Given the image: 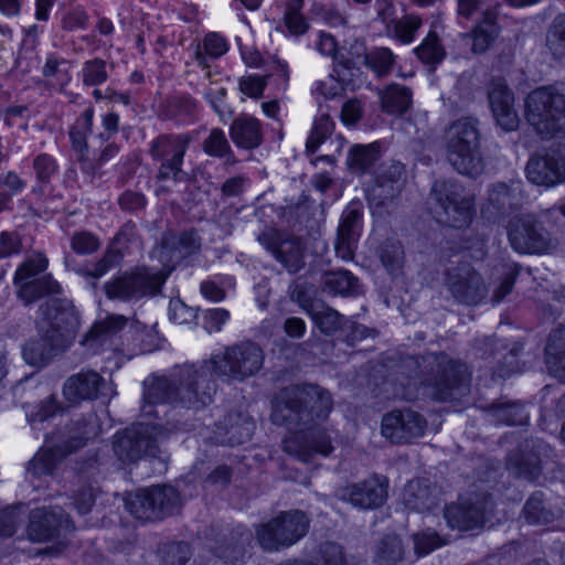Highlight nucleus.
I'll use <instances>...</instances> for the list:
<instances>
[{
	"label": "nucleus",
	"instance_id": "15",
	"mask_svg": "<svg viewBox=\"0 0 565 565\" xmlns=\"http://www.w3.org/2000/svg\"><path fill=\"white\" fill-rule=\"evenodd\" d=\"M445 286L457 302L465 305H478L488 294L482 276L467 262L447 268Z\"/></svg>",
	"mask_w": 565,
	"mask_h": 565
},
{
	"label": "nucleus",
	"instance_id": "19",
	"mask_svg": "<svg viewBox=\"0 0 565 565\" xmlns=\"http://www.w3.org/2000/svg\"><path fill=\"white\" fill-rule=\"evenodd\" d=\"M426 426L427 422L422 414L409 408L394 409L383 416L381 433L392 443L404 444L422 437Z\"/></svg>",
	"mask_w": 565,
	"mask_h": 565
},
{
	"label": "nucleus",
	"instance_id": "50",
	"mask_svg": "<svg viewBox=\"0 0 565 565\" xmlns=\"http://www.w3.org/2000/svg\"><path fill=\"white\" fill-rule=\"evenodd\" d=\"M334 122L329 115H321L316 118L310 136L307 139L306 148L308 153H315L319 146L333 132Z\"/></svg>",
	"mask_w": 565,
	"mask_h": 565
},
{
	"label": "nucleus",
	"instance_id": "51",
	"mask_svg": "<svg viewBox=\"0 0 565 565\" xmlns=\"http://www.w3.org/2000/svg\"><path fill=\"white\" fill-rule=\"evenodd\" d=\"M423 20L419 15L406 14L394 21L393 32L397 41L408 44L414 41L417 31L422 28Z\"/></svg>",
	"mask_w": 565,
	"mask_h": 565
},
{
	"label": "nucleus",
	"instance_id": "40",
	"mask_svg": "<svg viewBox=\"0 0 565 565\" xmlns=\"http://www.w3.org/2000/svg\"><path fill=\"white\" fill-rule=\"evenodd\" d=\"M404 546L396 534L384 535L374 547L375 565H397L403 561Z\"/></svg>",
	"mask_w": 565,
	"mask_h": 565
},
{
	"label": "nucleus",
	"instance_id": "17",
	"mask_svg": "<svg viewBox=\"0 0 565 565\" xmlns=\"http://www.w3.org/2000/svg\"><path fill=\"white\" fill-rule=\"evenodd\" d=\"M192 138L188 134H162L150 142L149 152L154 160L160 161L158 177H177L179 173L189 175L181 169L183 157Z\"/></svg>",
	"mask_w": 565,
	"mask_h": 565
},
{
	"label": "nucleus",
	"instance_id": "49",
	"mask_svg": "<svg viewBox=\"0 0 565 565\" xmlns=\"http://www.w3.org/2000/svg\"><path fill=\"white\" fill-rule=\"evenodd\" d=\"M546 45L555 58H565V14H557L552 21L546 34Z\"/></svg>",
	"mask_w": 565,
	"mask_h": 565
},
{
	"label": "nucleus",
	"instance_id": "43",
	"mask_svg": "<svg viewBox=\"0 0 565 565\" xmlns=\"http://www.w3.org/2000/svg\"><path fill=\"white\" fill-rule=\"evenodd\" d=\"M309 315L319 330L327 335H331L337 331L342 332L344 322L347 321V318L337 310L323 305L319 307L311 306Z\"/></svg>",
	"mask_w": 565,
	"mask_h": 565
},
{
	"label": "nucleus",
	"instance_id": "52",
	"mask_svg": "<svg viewBox=\"0 0 565 565\" xmlns=\"http://www.w3.org/2000/svg\"><path fill=\"white\" fill-rule=\"evenodd\" d=\"M82 78L86 86H98L108 78L107 63L105 60L95 57L84 62L82 67Z\"/></svg>",
	"mask_w": 565,
	"mask_h": 565
},
{
	"label": "nucleus",
	"instance_id": "42",
	"mask_svg": "<svg viewBox=\"0 0 565 565\" xmlns=\"http://www.w3.org/2000/svg\"><path fill=\"white\" fill-rule=\"evenodd\" d=\"M64 349L53 348L46 339L40 335V339L26 341L22 348L24 361L33 366L46 364L57 352Z\"/></svg>",
	"mask_w": 565,
	"mask_h": 565
},
{
	"label": "nucleus",
	"instance_id": "34",
	"mask_svg": "<svg viewBox=\"0 0 565 565\" xmlns=\"http://www.w3.org/2000/svg\"><path fill=\"white\" fill-rule=\"evenodd\" d=\"M500 26L497 23V14L492 9H486L481 19L472 29L469 36L472 39L471 51L475 54L487 52L498 38Z\"/></svg>",
	"mask_w": 565,
	"mask_h": 565
},
{
	"label": "nucleus",
	"instance_id": "61",
	"mask_svg": "<svg viewBox=\"0 0 565 565\" xmlns=\"http://www.w3.org/2000/svg\"><path fill=\"white\" fill-rule=\"evenodd\" d=\"M169 316L172 321L179 324L189 323L198 318V311L188 307L180 299H171L169 303Z\"/></svg>",
	"mask_w": 565,
	"mask_h": 565
},
{
	"label": "nucleus",
	"instance_id": "2",
	"mask_svg": "<svg viewBox=\"0 0 565 565\" xmlns=\"http://www.w3.org/2000/svg\"><path fill=\"white\" fill-rule=\"evenodd\" d=\"M332 409L331 394L319 385L296 384L281 388L271 402V422L292 433L284 439V450L303 462L315 455L323 457L333 451L331 437L317 425Z\"/></svg>",
	"mask_w": 565,
	"mask_h": 565
},
{
	"label": "nucleus",
	"instance_id": "46",
	"mask_svg": "<svg viewBox=\"0 0 565 565\" xmlns=\"http://www.w3.org/2000/svg\"><path fill=\"white\" fill-rule=\"evenodd\" d=\"M490 413L498 423L509 426H523L529 422L525 407L516 402L492 405Z\"/></svg>",
	"mask_w": 565,
	"mask_h": 565
},
{
	"label": "nucleus",
	"instance_id": "48",
	"mask_svg": "<svg viewBox=\"0 0 565 565\" xmlns=\"http://www.w3.org/2000/svg\"><path fill=\"white\" fill-rule=\"evenodd\" d=\"M396 63V56L388 47H373L364 55V64L373 71L377 77L387 76Z\"/></svg>",
	"mask_w": 565,
	"mask_h": 565
},
{
	"label": "nucleus",
	"instance_id": "10",
	"mask_svg": "<svg viewBox=\"0 0 565 565\" xmlns=\"http://www.w3.org/2000/svg\"><path fill=\"white\" fill-rule=\"evenodd\" d=\"M47 265V258L42 254H36L28 257L18 266L13 285L18 299L24 306H31L46 296L62 294L60 282L52 275H42Z\"/></svg>",
	"mask_w": 565,
	"mask_h": 565
},
{
	"label": "nucleus",
	"instance_id": "63",
	"mask_svg": "<svg viewBox=\"0 0 565 565\" xmlns=\"http://www.w3.org/2000/svg\"><path fill=\"white\" fill-rule=\"evenodd\" d=\"M341 333H344L343 340L349 345L353 347L356 341H361L371 334H375V330L347 319Z\"/></svg>",
	"mask_w": 565,
	"mask_h": 565
},
{
	"label": "nucleus",
	"instance_id": "45",
	"mask_svg": "<svg viewBox=\"0 0 565 565\" xmlns=\"http://www.w3.org/2000/svg\"><path fill=\"white\" fill-rule=\"evenodd\" d=\"M377 255L382 265L391 275L398 273L405 263L404 246L397 239L388 238L384 241L377 249Z\"/></svg>",
	"mask_w": 565,
	"mask_h": 565
},
{
	"label": "nucleus",
	"instance_id": "4",
	"mask_svg": "<svg viewBox=\"0 0 565 565\" xmlns=\"http://www.w3.org/2000/svg\"><path fill=\"white\" fill-rule=\"evenodd\" d=\"M401 369L407 379L403 386L419 385L423 395L436 402L457 399L469 391L467 365L445 352L407 355L402 360Z\"/></svg>",
	"mask_w": 565,
	"mask_h": 565
},
{
	"label": "nucleus",
	"instance_id": "64",
	"mask_svg": "<svg viewBox=\"0 0 565 565\" xmlns=\"http://www.w3.org/2000/svg\"><path fill=\"white\" fill-rule=\"evenodd\" d=\"M232 477V467L227 465H218L207 475L204 482L207 486L215 487L217 489H224L231 483Z\"/></svg>",
	"mask_w": 565,
	"mask_h": 565
},
{
	"label": "nucleus",
	"instance_id": "62",
	"mask_svg": "<svg viewBox=\"0 0 565 565\" xmlns=\"http://www.w3.org/2000/svg\"><path fill=\"white\" fill-rule=\"evenodd\" d=\"M60 411L56 399L52 396L42 401L30 413L29 418L32 424L43 423L53 417Z\"/></svg>",
	"mask_w": 565,
	"mask_h": 565
},
{
	"label": "nucleus",
	"instance_id": "56",
	"mask_svg": "<svg viewBox=\"0 0 565 565\" xmlns=\"http://www.w3.org/2000/svg\"><path fill=\"white\" fill-rule=\"evenodd\" d=\"M65 265L68 269L74 270L77 275L87 279L88 285L95 289L97 280L109 271L108 267L104 265L100 259L94 264H85L79 267H72V260L66 257Z\"/></svg>",
	"mask_w": 565,
	"mask_h": 565
},
{
	"label": "nucleus",
	"instance_id": "27",
	"mask_svg": "<svg viewBox=\"0 0 565 565\" xmlns=\"http://www.w3.org/2000/svg\"><path fill=\"white\" fill-rule=\"evenodd\" d=\"M382 158L381 143L375 141L369 145H353L347 154V169L352 174H371L379 172Z\"/></svg>",
	"mask_w": 565,
	"mask_h": 565
},
{
	"label": "nucleus",
	"instance_id": "58",
	"mask_svg": "<svg viewBox=\"0 0 565 565\" xmlns=\"http://www.w3.org/2000/svg\"><path fill=\"white\" fill-rule=\"evenodd\" d=\"M228 319L230 312L224 308H212L201 311V324L209 333L221 331Z\"/></svg>",
	"mask_w": 565,
	"mask_h": 565
},
{
	"label": "nucleus",
	"instance_id": "12",
	"mask_svg": "<svg viewBox=\"0 0 565 565\" xmlns=\"http://www.w3.org/2000/svg\"><path fill=\"white\" fill-rule=\"evenodd\" d=\"M126 508L131 515L142 521L163 520L179 508L181 498L171 486H154L129 494Z\"/></svg>",
	"mask_w": 565,
	"mask_h": 565
},
{
	"label": "nucleus",
	"instance_id": "32",
	"mask_svg": "<svg viewBox=\"0 0 565 565\" xmlns=\"http://www.w3.org/2000/svg\"><path fill=\"white\" fill-rule=\"evenodd\" d=\"M127 318L121 315H110L104 321L95 323L82 340V345L97 353L110 335L120 331L127 324Z\"/></svg>",
	"mask_w": 565,
	"mask_h": 565
},
{
	"label": "nucleus",
	"instance_id": "33",
	"mask_svg": "<svg viewBox=\"0 0 565 565\" xmlns=\"http://www.w3.org/2000/svg\"><path fill=\"white\" fill-rule=\"evenodd\" d=\"M512 198L505 183L499 182L489 193L488 202L482 206L483 218L492 223H500L512 213Z\"/></svg>",
	"mask_w": 565,
	"mask_h": 565
},
{
	"label": "nucleus",
	"instance_id": "36",
	"mask_svg": "<svg viewBox=\"0 0 565 565\" xmlns=\"http://www.w3.org/2000/svg\"><path fill=\"white\" fill-rule=\"evenodd\" d=\"M322 290L332 296L351 297L359 294V280L349 270L327 271L321 278Z\"/></svg>",
	"mask_w": 565,
	"mask_h": 565
},
{
	"label": "nucleus",
	"instance_id": "30",
	"mask_svg": "<svg viewBox=\"0 0 565 565\" xmlns=\"http://www.w3.org/2000/svg\"><path fill=\"white\" fill-rule=\"evenodd\" d=\"M545 364L552 376L565 383V327L550 333L545 347Z\"/></svg>",
	"mask_w": 565,
	"mask_h": 565
},
{
	"label": "nucleus",
	"instance_id": "1",
	"mask_svg": "<svg viewBox=\"0 0 565 565\" xmlns=\"http://www.w3.org/2000/svg\"><path fill=\"white\" fill-rule=\"evenodd\" d=\"M265 353L259 344L247 340L226 347L200 363H184L172 369L168 376L145 381L141 414L159 417L157 406L177 405L199 411L213 402L216 383L213 375L226 383L243 382L263 367Z\"/></svg>",
	"mask_w": 565,
	"mask_h": 565
},
{
	"label": "nucleus",
	"instance_id": "3",
	"mask_svg": "<svg viewBox=\"0 0 565 565\" xmlns=\"http://www.w3.org/2000/svg\"><path fill=\"white\" fill-rule=\"evenodd\" d=\"M200 248L201 237L193 228L164 236L160 248L161 260H167L163 269L138 267L126 271L106 281L104 292L108 299L125 302L154 297L161 292L174 266Z\"/></svg>",
	"mask_w": 565,
	"mask_h": 565
},
{
	"label": "nucleus",
	"instance_id": "24",
	"mask_svg": "<svg viewBox=\"0 0 565 565\" xmlns=\"http://www.w3.org/2000/svg\"><path fill=\"white\" fill-rule=\"evenodd\" d=\"M26 527L32 542H45L60 535L62 529L70 526V520L61 508H38L31 511Z\"/></svg>",
	"mask_w": 565,
	"mask_h": 565
},
{
	"label": "nucleus",
	"instance_id": "37",
	"mask_svg": "<svg viewBox=\"0 0 565 565\" xmlns=\"http://www.w3.org/2000/svg\"><path fill=\"white\" fill-rule=\"evenodd\" d=\"M404 503L414 511H429L437 505V499L426 480L409 481L404 490Z\"/></svg>",
	"mask_w": 565,
	"mask_h": 565
},
{
	"label": "nucleus",
	"instance_id": "14",
	"mask_svg": "<svg viewBox=\"0 0 565 565\" xmlns=\"http://www.w3.org/2000/svg\"><path fill=\"white\" fill-rule=\"evenodd\" d=\"M156 430L157 425L139 423L117 433L113 443L115 455L122 462L156 458L159 454Z\"/></svg>",
	"mask_w": 565,
	"mask_h": 565
},
{
	"label": "nucleus",
	"instance_id": "44",
	"mask_svg": "<svg viewBox=\"0 0 565 565\" xmlns=\"http://www.w3.org/2000/svg\"><path fill=\"white\" fill-rule=\"evenodd\" d=\"M93 108H87L79 118L76 119L75 125L70 130V139L72 148L77 153L78 160H85L88 151L86 136L92 130L93 126Z\"/></svg>",
	"mask_w": 565,
	"mask_h": 565
},
{
	"label": "nucleus",
	"instance_id": "28",
	"mask_svg": "<svg viewBox=\"0 0 565 565\" xmlns=\"http://www.w3.org/2000/svg\"><path fill=\"white\" fill-rule=\"evenodd\" d=\"M525 171L527 177H565V148L532 156Z\"/></svg>",
	"mask_w": 565,
	"mask_h": 565
},
{
	"label": "nucleus",
	"instance_id": "8",
	"mask_svg": "<svg viewBox=\"0 0 565 565\" xmlns=\"http://www.w3.org/2000/svg\"><path fill=\"white\" fill-rule=\"evenodd\" d=\"M38 313L39 334L53 348L66 349L79 327V315L73 302L66 298H54L42 303Z\"/></svg>",
	"mask_w": 565,
	"mask_h": 565
},
{
	"label": "nucleus",
	"instance_id": "21",
	"mask_svg": "<svg viewBox=\"0 0 565 565\" xmlns=\"http://www.w3.org/2000/svg\"><path fill=\"white\" fill-rule=\"evenodd\" d=\"M252 542V531L238 525L216 540L215 546L212 547L213 556L205 564L194 563L193 565H220L221 562L236 565L243 561Z\"/></svg>",
	"mask_w": 565,
	"mask_h": 565
},
{
	"label": "nucleus",
	"instance_id": "29",
	"mask_svg": "<svg viewBox=\"0 0 565 565\" xmlns=\"http://www.w3.org/2000/svg\"><path fill=\"white\" fill-rule=\"evenodd\" d=\"M45 449H41L28 463L26 473L35 478L50 476L53 473L56 465L67 455H62L64 448L56 439L55 435L46 436Z\"/></svg>",
	"mask_w": 565,
	"mask_h": 565
},
{
	"label": "nucleus",
	"instance_id": "31",
	"mask_svg": "<svg viewBox=\"0 0 565 565\" xmlns=\"http://www.w3.org/2000/svg\"><path fill=\"white\" fill-rule=\"evenodd\" d=\"M230 136L237 147L257 148L263 141L260 122L254 117L242 115L232 122Z\"/></svg>",
	"mask_w": 565,
	"mask_h": 565
},
{
	"label": "nucleus",
	"instance_id": "25",
	"mask_svg": "<svg viewBox=\"0 0 565 565\" xmlns=\"http://www.w3.org/2000/svg\"><path fill=\"white\" fill-rule=\"evenodd\" d=\"M100 430L99 417L95 412H88L72 419L66 434L55 436V439L64 447L62 455H70L84 447L88 440L96 438Z\"/></svg>",
	"mask_w": 565,
	"mask_h": 565
},
{
	"label": "nucleus",
	"instance_id": "26",
	"mask_svg": "<svg viewBox=\"0 0 565 565\" xmlns=\"http://www.w3.org/2000/svg\"><path fill=\"white\" fill-rule=\"evenodd\" d=\"M362 231V212L348 207L343 211L334 244L335 253L344 260L353 257Z\"/></svg>",
	"mask_w": 565,
	"mask_h": 565
},
{
	"label": "nucleus",
	"instance_id": "60",
	"mask_svg": "<svg viewBox=\"0 0 565 565\" xmlns=\"http://www.w3.org/2000/svg\"><path fill=\"white\" fill-rule=\"evenodd\" d=\"M72 249L81 255H88L99 247L98 238L89 232H76L71 239Z\"/></svg>",
	"mask_w": 565,
	"mask_h": 565
},
{
	"label": "nucleus",
	"instance_id": "20",
	"mask_svg": "<svg viewBox=\"0 0 565 565\" xmlns=\"http://www.w3.org/2000/svg\"><path fill=\"white\" fill-rule=\"evenodd\" d=\"M387 489V480L374 476L338 489L337 498L360 510H374L386 501Z\"/></svg>",
	"mask_w": 565,
	"mask_h": 565
},
{
	"label": "nucleus",
	"instance_id": "47",
	"mask_svg": "<svg viewBox=\"0 0 565 565\" xmlns=\"http://www.w3.org/2000/svg\"><path fill=\"white\" fill-rule=\"evenodd\" d=\"M401 179H372L365 188L366 198L376 205H384L399 192Z\"/></svg>",
	"mask_w": 565,
	"mask_h": 565
},
{
	"label": "nucleus",
	"instance_id": "55",
	"mask_svg": "<svg viewBox=\"0 0 565 565\" xmlns=\"http://www.w3.org/2000/svg\"><path fill=\"white\" fill-rule=\"evenodd\" d=\"M88 23V14L83 8H71L61 11L60 25L66 32L84 30Z\"/></svg>",
	"mask_w": 565,
	"mask_h": 565
},
{
	"label": "nucleus",
	"instance_id": "18",
	"mask_svg": "<svg viewBox=\"0 0 565 565\" xmlns=\"http://www.w3.org/2000/svg\"><path fill=\"white\" fill-rule=\"evenodd\" d=\"M548 450V445L542 439H525L508 455L507 469L515 478L536 481L542 472L543 457L547 456Z\"/></svg>",
	"mask_w": 565,
	"mask_h": 565
},
{
	"label": "nucleus",
	"instance_id": "54",
	"mask_svg": "<svg viewBox=\"0 0 565 565\" xmlns=\"http://www.w3.org/2000/svg\"><path fill=\"white\" fill-rule=\"evenodd\" d=\"M519 271L520 266L515 263H504L501 265L502 280L493 292L492 301L494 303L501 302L511 292Z\"/></svg>",
	"mask_w": 565,
	"mask_h": 565
},
{
	"label": "nucleus",
	"instance_id": "5",
	"mask_svg": "<svg viewBox=\"0 0 565 565\" xmlns=\"http://www.w3.org/2000/svg\"><path fill=\"white\" fill-rule=\"evenodd\" d=\"M301 198L303 200L287 204L280 212L281 222L297 235L267 230L258 236V242L290 274H296L305 267V243L300 235H311L317 226L307 196L302 194Z\"/></svg>",
	"mask_w": 565,
	"mask_h": 565
},
{
	"label": "nucleus",
	"instance_id": "22",
	"mask_svg": "<svg viewBox=\"0 0 565 565\" xmlns=\"http://www.w3.org/2000/svg\"><path fill=\"white\" fill-rule=\"evenodd\" d=\"M63 394L70 403L110 397L113 392L106 381L95 371H81L66 380Z\"/></svg>",
	"mask_w": 565,
	"mask_h": 565
},
{
	"label": "nucleus",
	"instance_id": "59",
	"mask_svg": "<svg viewBox=\"0 0 565 565\" xmlns=\"http://www.w3.org/2000/svg\"><path fill=\"white\" fill-rule=\"evenodd\" d=\"M22 522L23 516L18 509L7 508L0 511V539L12 536Z\"/></svg>",
	"mask_w": 565,
	"mask_h": 565
},
{
	"label": "nucleus",
	"instance_id": "13",
	"mask_svg": "<svg viewBox=\"0 0 565 565\" xmlns=\"http://www.w3.org/2000/svg\"><path fill=\"white\" fill-rule=\"evenodd\" d=\"M492 498L487 492H472L445 508V519L451 529L471 531L481 529L492 512Z\"/></svg>",
	"mask_w": 565,
	"mask_h": 565
},
{
	"label": "nucleus",
	"instance_id": "57",
	"mask_svg": "<svg viewBox=\"0 0 565 565\" xmlns=\"http://www.w3.org/2000/svg\"><path fill=\"white\" fill-rule=\"evenodd\" d=\"M191 556L192 551L188 543H170L163 550V565H185Z\"/></svg>",
	"mask_w": 565,
	"mask_h": 565
},
{
	"label": "nucleus",
	"instance_id": "7",
	"mask_svg": "<svg viewBox=\"0 0 565 565\" xmlns=\"http://www.w3.org/2000/svg\"><path fill=\"white\" fill-rule=\"evenodd\" d=\"M445 139L447 158L454 169L466 177L478 174L481 166L479 120L466 116L452 121Z\"/></svg>",
	"mask_w": 565,
	"mask_h": 565
},
{
	"label": "nucleus",
	"instance_id": "39",
	"mask_svg": "<svg viewBox=\"0 0 565 565\" xmlns=\"http://www.w3.org/2000/svg\"><path fill=\"white\" fill-rule=\"evenodd\" d=\"M523 514L527 523L546 525L557 518V511L546 502L542 491H535L525 502Z\"/></svg>",
	"mask_w": 565,
	"mask_h": 565
},
{
	"label": "nucleus",
	"instance_id": "11",
	"mask_svg": "<svg viewBox=\"0 0 565 565\" xmlns=\"http://www.w3.org/2000/svg\"><path fill=\"white\" fill-rule=\"evenodd\" d=\"M309 524L308 516L299 510L282 512L258 526L257 542L268 552L289 547L307 534Z\"/></svg>",
	"mask_w": 565,
	"mask_h": 565
},
{
	"label": "nucleus",
	"instance_id": "38",
	"mask_svg": "<svg viewBox=\"0 0 565 565\" xmlns=\"http://www.w3.org/2000/svg\"><path fill=\"white\" fill-rule=\"evenodd\" d=\"M224 437L221 443L230 446L242 445L252 439L255 423L241 414H228L224 420Z\"/></svg>",
	"mask_w": 565,
	"mask_h": 565
},
{
	"label": "nucleus",
	"instance_id": "9",
	"mask_svg": "<svg viewBox=\"0 0 565 565\" xmlns=\"http://www.w3.org/2000/svg\"><path fill=\"white\" fill-rule=\"evenodd\" d=\"M430 199L437 204V221L454 228L469 226L476 213L473 196L456 179H436Z\"/></svg>",
	"mask_w": 565,
	"mask_h": 565
},
{
	"label": "nucleus",
	"instance_id": "23",
	"mask_svg": "<svg viewBox=\"0 0 565 565\" xmlns=\"http://www.w3.org/2000/svg\"><path fill=\"white\" fill-rule=\"evenodd\" d=\"M488 99L497 124L504 131L519 127V116L514 109V95L501 77L493 78L488 90Z\"/></svg>",
	"mask_w": 565,
	"mask_h": 565
},
{
	"label": "nucleus",
	"instance_id": "16",
	"mask_svg": "<svg viewBox=\"0 0 565 565\" xmlns=\"http://www.w3.org/2000/svg\"><path fill=\"white\" fill-rule=\"evenodd\" d=\"M508 236L511 246L519 253L541 254L548 249L550 233L534 215H516L509 221Z\"/></svg>",
	"mask_w": 565,
	"mask_h": 565
},
{
	"label": "nucleus",
	"instance_id": "6",
	"mask_svg": "<svg viewBox=\"0 0 565 565\" xmlns=\"http://www.w3.org/2000/svg\"><path fill=\"white\" fill-rule=\"evenodd\" d=\"M525 118L542 139L565 136V94L555 85L535 88L525 99Z\"/></svg>",
	"mask_w": 565,
	"mask_h": 565
},
{
	"label": "nucleus",
	"instance_id": "53",
	"mask_svg": "<svg viewBox=\"0 0 565 565\" xmlns=\"http://www.w3.org/2000/svg\"><path fill=\"white\" fill-rule=\"evenodd\" d=\"M202 147L205 153L213 157L222 158L232 153L226 135L221 128H213L203 140Z\"/></svg>",
	"mask_w": 565,
	"mask_h": 565
},
{
	"label": "nucleus",
	"instance_id": "41",
	"mask_svg": "<svg viewBox=\"0 0 565 565\" xmlns=\"http://www.w3.org/2000/svg\"><path fill=\"white\" fill-rule=\"evenodd\" d=\"M414 53L423 64L431 66L433 68L440 64L446 57V50L441 40L438 33L433 29L422 41L420 45L414 49Z\"/></svg>",
	"mask_w": 565,
	"mask_h": 565
},
{
	"label": "nucleus",
	"instance_id": "35",
	"mask_svg": "<svg viewBox=\"0 0 565 565\" xmlns=\"http://www.w3.org/2000/svg\"><path fill=\"white\" fill-rule=\"evenodd\" d=\"M381 108L384 113L394 116H402L411 108L413 92L409 87L391 84L380 90Z\"/></svg>",
	"mask_w": 565,
	"mask_h": 565
}]
</instances>
